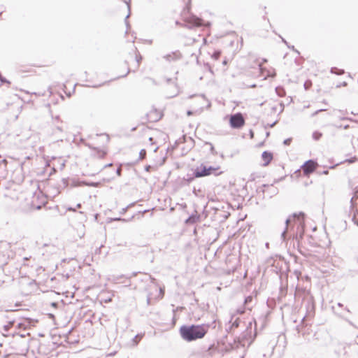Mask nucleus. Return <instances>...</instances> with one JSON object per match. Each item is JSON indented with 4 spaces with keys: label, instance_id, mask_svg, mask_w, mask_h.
<instances>
[{
    "label": "nucleus",
    "instance_id": "16",
    "mask_svg": "<svg viewBox=\"0 0 358 358\" xmlns=\"http://www.w3.org/2000/svg\"><path fill=\"white\" fill-rule=\"evenodd\" d=\"M331 72L333 73L338 74V75H341V74L344 73L343 70H339V69H337L336 68H332L331 70Z\"/></svg>",
    "mask_w": 358,
    "mask_h": 358
},
{
    "label": "nucleus",
    "instance_id": "50",
    "mask_svg": "<svg viewBox=\"0 0 358 358\" xmlns=\"http://www.w3.org/2000/svg\"><path fill=\"white\" fill-rule=\"evenodd\" d=\"M345 310L348 311V312H350L349 309L348 308H345Z\"/></svg>",
    "mask_w": 358,
    "mask_h": 358
},
{
    "label": "nucleus",
    "instance_id": "55",
    "mask_svg": "<svg viewBox=\"0 0 358 358\" xmlns=\"http://www.w3.org/2000/svg\"><path fill=\"white\" fill-rule=\"evenodd\" d=\"M357 263H358V259H357Z\"/></svg>",
    "mask_w": 358,
    "mask_h": 358
},
{
    "label": "nucleus",
    "instance_id": "44",
    "mask_svg": "<svg viewBox=\"0 0 358 358\" xmlns=\"http://www.w3.org/2000/svg\"><path fill=\"white\" fill-rule=\"evenodd\" d=\"M160 292L164 294V289L162 288H160Z\"/></svg>",
    "mask_w": 358,
    "mask_h": 358
},
{
    "label": "nucleus",
    "instance_id": "42",
    "mask_svg": "<svg viewBox=\"0 0 358 358\" xmlns=\"http://www.w3.org/2000/svg\"><path fill=\"white\" fill-rule=\"evenodd\" d=\"M79 214H80L81 215L85 216L84 213H83V212H82V211H80V212H79Z\"/></svg>",
    "mask_w": 358,
    "mask_h": 358
},
{
    "label": "nucleus",
    "instance_id": "38",
    "mask_svg": "<svg viewBox=\"0 0 358 358\" xmlns=\"http://www.w3.org/2000/svg\"><path fill=\"white\" fill-rule=\"evenodd\" d=\"M150 296H148V297L147 299L148 303H150Z\"/></svg>",
    "mask_w": 358,
    "mask_h": 358
},
{
    "label": "nucleus",
    "instance_id": "3",
    "mask_svg": "<svg viewBox=\"0 0 358 358\" xmlns=\"http://www.w3.org/2000/svg\"><path fill=\"white\" fill-rule=\"evenodd\" d=\"M218 168H215L213 166H207L206 165L201 164L200 167H197L194 170V177H204L209 176L212 173H214L215 175H218V173H215L217 171ZM221 172L219 173V174Z\"/></svg>",
    "mask_w": 358,
    "mask_h": 358
},
{
    "label": "nucleus",
    "instance_id": "15",
    "mask_svg": "<svg viewBox=\"0 0 358 358\" xmlns=\"http://www.w3.org/2000/svg\"><path fill=\"white\" fill-rule=\"evenodd\" d=\"M194 177V173H193V176L187 174L186 177L183 178V180L186 182L187 184H189L193 181V180L195 178Z\"/></svg>",
    "mask_w": 358,
    "mask_h": 358
},
{
    "label": "nucleus",
    "instance_id": "49",
    "mask_svg": "<svg viewBox=\"0 0 358 358\" xmlns=\"http://www.w3.org/2000/svg\"><path fill=\"white\" fill-rule=\"evenodd\" d=\"M36 208H37V209H40V208H41V206H38L36 207Z\"/></svg>",
    "mask_w": 358,
    "mask_h": 358
},
{
    "label": "nucleus",
    "instance_id": "53",
    "mask_svg": "<svg viewBox=\"0 0 358 358\" xmlns=\"http://www.w3.org/2000/svg\"><path fill=\"white\" fill-rule=\"evenodd\" d=\"M304 86L306 88V87H308V85H306V84H304Z\"/></svg>",
    "mask_w": 358,
    "mask_h": 358
},
{
    "label": "nucleus",
    "instance_id": "41",
    "mask_svg": "<svg viewBox=\"0 0 358 358\" xmlns=\"http://www.w3.org/2000/svg\"><path fill=\"white\" fill-rule=\"evenodd\" d=\"M90 186L96 187V184H95V183H92V184H90Z\"/></svg>",
    "mask_w": 358,
    "mask_h": 358
},
{
    "label": "nucleus",
    "instance_id": "36",
    "mask_svg": "<svg viewBox=\"0 0 358 358\" xmlns=\"http://www.w3.org/2000/svg\"><path fill=\"white\" fill-rule=\"evenodd\" d=\"M127 210V208H122L121 212H120V214H124Z\"/></svg>",
    "mask_w": 358,
    "mask_h": 358
},
{
    "label": "nucleus",
    "instance_id": "5",
    "mask_svg": "<svg viewBox=\"0 0 358 358\" xmlns=\"http://www.w3.org/2000/svg\"><path fill=\"white\" fill-rule=\"evenodd\" d=\"M230 124L231 127L239 128L244 124V119L241 113L233 115L230 117Z\"/></svg>",
    "mask_w": 358,
    "mask_h": 358
},
{
    "label": "nucleus",
    "instance_id": "8",
    "mask_svg": "<svg viewBox=\"0 0 358 358\" xmlns=\"http://www.w3.org/2000/svg\"><path fill=\"white\" fill-rule=\"evenodd\" d=\"M317 166V163L312 159L306 161L302 166L303 171L305 175H309L313 173Z\"/></svg>",
    "mask_w": 358,
    "mask_h": 358
},
{
    "label": "nucleus",
    "instance_id": "29",
    "mask_svg": "<svg viewBox=\"0 0 358 358\" xmlns=\"http://www.w3.org/2000/svg\"><path fill=\"white\" fill-rule=\"evenodd\" d=\"M124 277H125V278H130V277H127V276H125V275H120V276L117 277V278H115V280H118L120 278H124Z\"/></svg>",
    "mask_w": 358,
    "mask_h": 358
},
{
    "label": "nucleus",
    "instance_id": "10",
    "mask_svg": "<svg viewBox=\"0 0 358 358\" xmlns=\"http://www.w3.org/2000/svg\"><path fill=\"white\" fill-rule=\"evenodd\" d=\"M271 109L272 110V113L280 114L284 110V104L281 102L274 101L271 104Z\"/></svg>",
    "mask_w": 358,
    "mask_h": 358
},
{
    "label": "nucleus",
    "instance_id": "51",
    "mask_svg": "<svg viewBox=\"0 0 358 358\" xmlns=\"http://www.w3.org/2000/svg\"><path fill=\"white\" fill-rule=\"evenodd\" d=\"M223 64H227V62H226V61H224V62H223Z\"/></svg>",
    "mask_w": 358,
    "mask_h": 358
},
{
    "label": "nucleus",
    "instance_id": "11",
    "mask_svg": "<svg viewBox=\"0 0 358 358\" xmlns=\"http://www.w3.org/2000/svg\"><path fill=\"white\" fill-rule=\"evenodd\" d=\"M262 158L264 161V166H267L273 159V154L268 151H264L262 154Z\"/></svg>",
    "mask_w": 358,
    "mask_h": 358
},
{
    "label": "nucleus",
    "instance_id": "19",
    "mask_svg": "<svg viewBox=\"0 0 358 358\" xmlns=\"http://www.w3.org/2000/svg\"><path fill=\"white\" fill-rule=\"evenodd\" d=\"M152 115L153 113H150L148 116H149V119L152 121H156L158 119H159L160 116L159 115V114L157 113V116L156 117H152Z\"/></svg>",
    "mask_w": 358,
    "mask_h": 358
},
{
    "label": "nucleus",
    "instance_id": "35",
    "mask_svg": "<svg viewBox=\"0 0 358 358\" xmlns=\"http://www.w3.org/2000/svg\"><path fill=\"white\" fill-rule=\"evenodd\" d=\"M150 168H151V166H150V165L146 166L145 167V170L146 171H150Z\"/></svg>",
    "mask_w": 358,
    "mask_h": 358
},
{
    "label": "nucleus",
    "instance_id": "21",
    "mask_svg": "<svg viewBox=\"0 0 358 358\" xmlns=\"http://www.w3.org/2000/svg\"><path fill=\"white\" fill-rule=\"evenodd\" d=\"M220 51H215L213 55H212V57L214 58L215 59H218L220 56Z\"/></svg>",
    "mask_w": 358,
    "mask_h": 358
},
{
    "label": "nucleus",
    "instance_id": "34",
    "mask_svg": "<svg viewBox=\"0 0 358 358\" xmlns=\"http://www.w3.org/2000/svg\"><path fill=\"white\" fill-rule=\"evenodd\" d=\"M67 210H69V211H76V209L74 208H71V207H69L67 208Z\"/></svg>",
    "mask_w": 358,
    "mask_h": 358
},
{
    "label": "nucleus",
    "instance_id": "40",
    "mask_svg": "<svg viewBox=\"0 0 358 358\" xmlns=\"http://www.w3.org/2000/svg\"><path fill=\"white\" fill-rule=\"evenodd\" d=\"M337 305H338V306H339V307H342V306H343V304H342L341 303H338V304H337Z\"/></svg>",
    "mask_w": 358,
    "mask_h": 358
},
{
    "label": "nucleus",
    "instance_id": "6",
    "mask_svg": "<svg viewBox=\"0 0 358 358\" xmlns=\"http://www.w3.org/2000/svg\"><path fill=\"white\" fill-rule=\"evenodd\" d=\"M262 188V192L264 194V196H268V198L273 197L278 192V188L273 185H263Z\"/></svg>",
    "mask_w": 358,
    "mask_h": 358
},
{
    "label": "nucleus",
    "instance_id": "46",
    "mask_svg": "<svg viewBox=\"0 0 358 358\" xmlns=\"http://www.w3.org/2000/svg\"><path fill=\"white\" fill-rule=\"evenodd\" d=\"M328 172H329V171H328L327 170V171H324L323 173H324V174H327V173H328Z\"/></svg>",
    "mask_w": 358,
    "mask_h": 358
},
{
    "label": "nucleus",
    "instance_id": "4",
    "mask_svg": "<svg viewBox=\"0 0 358 358\" xmlns=\"http://www.w3.org/2000/svg\"><path fill=\"white\" fill-rule=\"evenodd\" d=\"M184 21L187 24L189 28L203 25L202 20L195 15H187L185 12L182 14Z\"/></svg>",
    "mask_w": 358,
    "mask_h": 358
},
{
    "label": "nucleus",
    "instance_id": "7",
    "mask_svg": "<svg viewBox=\"0 0 358 358\" xmlns=\"http://www.w3.org/2000/svg\"><path fill=\"white\" fill-rule=\"evenodd\" d=\"M183 143H187L188 148H192L194 145V140L190 136H180L179 138L175 141L174 145L172 147V150H173L178 145Z\"/></svg>",
    "mask_w": 358,
    "mask_h": 358
},
{
    "label": "nucleus",
    "instance_id": "31",
    "mask_svg": "<svg viewBox=\"0 0 358 358\" xmlns=\"http://www.w3.org/2000/svg\"><path fill=\"white\" fill-rule=\"evenodd\" d=\"M111 166H113V164L112 163H109V164H106L103 166V168L106 169V168H108V167H110Z\"/></svg>",
    "mask_w": 358,
    "mask_h": 358
},
{
    "label": "nucleus",
    "instance_id": "28",
    "mask_svg": "<svg viewBox=\"0 0 358 358\" xmlns=\"http://www.w3.org/2000/svg\"><path fill=\"white\" fill-rule=\"evenodd\" d=\"M113 220H114V221H126L125 219H122V218H120V217L113 218Z\"/></svg>",
    "mask_w": 358,
    "mask_h": 358
},
{
    "label": "nucleus",
    "instance_id": "45",
    "mask_svg": "<svg viewBox=\"0 0 358 358\" xmlns=\"http://www.w3.org/2000/svg\"><path fill=\"white\" fill-rule=\"evenodd\" d=\"M263 144H264V142H262V143H260L258 145V146H259H259H262V145H263Z\"/></svg>",
    "mask_w": 358,
    "mask_h": 358
},
{
    "label": "nucleus",
    "instance_id": "27",
    "mask_svg": "<svg viewBox=\"0 0 358 358\" xmlns=\"http://www.w3.org/2000/svg\"><path fill=\"white\" fill-rule=\"evenodd\" d=\"M215 349V347L213 345H210L208 349V352H209L210 355H211V350H214Z\"/></svg>",
    "mask_w": 358,
    "mask_h": 358
},
{
    "label": "nucleus",
    "instance_id": "24",
    "mask_svg": "<svg viewBox=\"0 0 358 358\" xmlns=\"http://www.w3.org/2000/svg\"><path fill=\"white\" fill-rule=\"evenodd\" d=\"M286 234H287V228L282 232L281 237L283 240H285L286 238Z\"/></svg>",
    "mask_w": 358,
    "mask_h": 358
},
{
    "label": "nucleus",
    "instance_id": "9",
    "mask_svg": "<svg viewBox=\"0 0 358 358\" xmlns=\"http://www.w3.org/2000/svg\"><path fill=\"white\" fill-rule=\"evenodd\" d=\"M250 327H248L246 329V331L243 333L241 336L242 341H247L249 344H250L252 341L253 338H252L251 334H252V323L249 324Z\"/></svg>",
    "mask_w": 358,
    "mask_h": 358
},
{
    "label": "nucleus",
    "instance_id": "22",
    "mask_svg": "<svg viewBox=\"0 0 358 358\" xmlns=\"http://www.w3.org/2000/svg\"><path fill=\"white\" fill-rule=\"evenodd\" d=\"M252 299H253V298L252 296H248L245 297L244 303L245 305H247L248 303L251 302L252 301Z\"/></svg>",
    "mask_w": 358,
    "mask_h": 358
},
{
    "label": "nucleus",
    "instance_id": "20",
    "mask_svg": "<svg viewBox=\"0 0 358 358\" xmlns=\"http://www.w3.org/2000/svg\"><path fill=\"white\" fill-rule=\"evenodd\" d=\"M13 322H10L8 324L3 326V329L5 331H8L10 328L13 326Z\"/></svg>",
    "mask_w": 358,
    "mask_h": 358
},
{
    "label": "nucleus",
    "instance_id": "17",
    "mask_svg": "<svg viewBox=\"0 0 358 358\" xmlns=\"http://www.w3.org/2000/svg\"><path fill=\"white\" fill-rule=\"evenodd\" d=\"M146 156V150L145 149L141 150L139 152V160L143 159Z\"/></svg>",
    "mask_w": 358,
    "mask_h": 358
},
{
    "label": "nucleus",
    "instance_id": "14",
    "mask_svg": "<svg viewBox=\"0 0 358 358\" xmlns=\"http://www.w3.org/2000/svg\"><path fill=\"white\" fill-rule=\"evenodd\" d=\"M143 336L141 334H137L136 335L133 339H132V345L134 346H136L138 345V343H139V341H141V339L142 338Z\"/></svg>",
    "mask_w": 358,
    "mask_h": 358
},
{
    "label": "nucleus",
    "instance_id": "13",
    "mask_svg": "<svg viewBox=\"0 0 358 358\" xmlns=\"http://www.w3.org/2000/svg\"><path fill=\"white\" fill-rule=\"evenodd\" d=\"M303 215H304V214L303 213H300L299 214L294 213L292 216L289 217L285 220L286 228L287 229L289 224L292 222V217H293L294 219H295V218L299 219L300 217H303Z\"/></svg>",
    "mask_w": 358,
    "mask_h": 358
},
{
    "label": "nucleus",
    "instance_id": "43",
    "mask_svg": "<svg viewBox=\"0 0 358 358\" xmlns=\"http://www.w3.org/2000/svg\"><path fill=\"white\" fill-rule=\"evenodd\" d=\"M76 206H77V208H80L81 207V204L80 203H78Z\"/></svg>",
    "mask_w": 358,
    "mask_h": 358
},
{
    "label": "nucleus",
    "instance_id": "33",
    "mask_svg": "<svg viewBox=\"0 0 358 358\" xmlns=\"http://www.w3.org/2000/svg\"><path fill=\"white\" fill-rule=\"evenodd\" d=\"M321 136H317V135H315V136H313V138L315 141H318L320 139V137Z\"/></svg>",
    "mask_w": 358,
    "mask_h": 358
},
{
    "label": "nucleus",
    "instance_id": "1",
    "mask_svg": "<svg viewBox=\"0 0 358 358\" xmlns=\"http://www.w3.org/2000/svg\"><path fill=\"white\" fill-rule=\"evenodd\" d=\"M209 329V324L182 325L180 328V334L183 340L191 342L203 338Z\"/></svg>",
    "mask_w": 358,
    "mask_h": 358
},
{
    "label": "nucleus",
    "instance_id": "30",
    "mask_svg": "<svg viewBox=\"0 0 358 358\" xmlns=\"http://www.w3.org/2000/svg\"><path fill=\"white\" fill-rule=\"evenodd\" d=\"M198 99L199 101H204V96H200L198 97Z\"/></svg>",
    "mask_w": 358,
    "mask_h": 358
},
{
    "label": "nucleus",
    "instance_id": "12",
    "mask_svg": "<svg viewBox=\"0 0 358 358\" xmlns=\"http://www.w3.org/2000/svg\"><path fill=\"white\" fill-rule=\"evenodd\" d=\"M180 56L181 55L179 52H172L171 54H168L165 55L164 57L168 61H171L178 59L179 58H180Z\"/></svg>",
    "mask_w": 358,
    "mask_h": 358
},
{
    "label": "nucleus",
    "instance_id": "32",
    "mask_svg": "<svg viewBox=\"0 0 358 358\" xmlns=\"http://www.w3.org/2000/svg\"><path fill=\"white\" fill-rule=\"evenodd\" d=\"M323 110H324V109H320V110H318L315 111V112L313 114V115H315L317 114L319 112H320V111H323Z\"/></svg>",
    "mask_w": 358,
    "mask_h": 358
},
{
    "label": "nucleus",
    "instance_id": "39",
    "mask_svg": "<svg viewBox=\"0 0 358 358\" xmlns=\"http://www.w3.org/2000/svg\"><path fill=\"white\" fill-rule=\"evenodd\" d=\"M192 114V112L191 110L187 111V115H190Z\"/></svg>",
    "mask_w": 358,
    "mask_h": 358
},
{
    "label": "nucleus",
    "instance_id": "23",
    "mask_svg": "<svg viewBox=\"0 0 358 358\" xmlns=\"http://www.w3.org/2000/svg\"><path fill=\"white\" fill-rule=\"evenodd\" d=\"M195 221V217H193V216H190L186 221V222H194Z\"/></svg>",
    "mask_w": 358,
    "mask_h": 358
},
{
    "label": "nucleus",
    "instance_id": "48",
    "mask_svg": "<svg viewBox=\"0 0 358 358\" xmlns=\"http://www.w3.org/2000/svg\"><path fill=\"white\" fill-rule=\"evenodd\" d=\"M149 141H152V137H150V138H149Z\"/></svg>",
    "mask_w": 358,
    "mask_h": 358
},
{
    "label": "nucleus",
    "instance_id": "47",
    "mask_svg": "<svg viewBox=\"0 0 358 358\" xmlns=\"http://www.w3.org/2000/svg\"><path fill=\"white\" fill-rule=\"evenodd\" d=\"M229 213H228L227 215H224L225 219H227V218L228 217V216H229Z\"/></svg>",
    "mask_w": 358,
    "mask_h": 358
},
{
    "label": "nucleus",
    "instance_id": "18",
    "mask_svg": "<svg viewBox=\"0 0 358 358\" xmlns=\"http://www.w3.org/2000/svg\"><path fill=\"white\" fill-rule=\"evenodd\" d=\"M241 320L237 318L235 321H234L231 324V328H237L239 326Z\"/></svg>",
    "mask_w": 358,
    "mask_h": 358
},
{
    "label": "nucleus",
    "instance_id": "2",
    "mask_svg": "<svg viewBox=\"0 0 358 358\" xmlns=\"http://www.w3.org/2000/svg\"><path fill=\"white\" fill-rule=\"evenodd\" d=\"M109 141L110 136H106L103 141L100 139H96L92 143H85V145L93 151V153L91 154L93 157L104 159L108 152V144Z\"/></svg>",
    "mask_w": 358,
    "mask_h": 358
},
{
    "label": "nucleus",
    "instance_id": "37",
    "mask_svg": "<svg viewBox=\"0 0 358 358\" xmlns=\"http://www.w3.org/2000/svg\"><path fill=\"white\" fill-rule=\"evenodd\" d=\"M296 331H297V332H298L299 334H300V333H301V327H300L299 326H297V327H296Z\"/></svg>",
    "mask_w": 358,
    "mask_h": 358
},
{
    "label": "nucleus",
    "instance_id": "26",
    "mask_svg": "<svg viewBox=\"0 0 358 358\" xmlns=\"http://www.w3.org/2000/svg\"><path fill=\"white\" fill-rule=\"evenodd\" d=\"M291 141H292V138H287V139H285L283 143L285 145H289Z\"/></svg>",
    "mask_w": 358,
    "mask_h": 358
},
{
    "label": "nucleus",
    "instance_id": "54",
    "mask_svg": "<svg viewBox=\"0 0 358 358\" xmlns=\"http://www.w3.org/2000/svg\"><path fill=\"white\" fill-rule=\"evenodd\" d=\"M356 224L358 225V222H356Z\"/></svg>",
    "mask_w": 358,
    "mask_h": 358
},
{
    "label": "nucleus",
    "instance_id": "25",
    "mask_svg": "<svg viewBox=\"0 0 358 358\" xmlns=\"http://www.w3.org/2000/svg\"><path fill=\"white\" fill-rule=\"evenodd\" d=\"M121 173H122V169H121V165L116 170V173L118 176H121Z\"/></svg>",
    "mask_w": 358,
    "mask_h": 358
},
{
    "label": "nucleus",
    "instance_id": "52",
    "mask_svg": "<svg viewBox=\"0 0 358 358\" xmlns=\"http://www.w3.org/2000/svg\"><path fill=\"white\" fill-rule=\"evenodd\" d=\"M304 86L306 88V87H308V85H306V84H304Z\"/></svg>",
    "mask_w": 358,
    "mask_h": 358
}]
</instances>
